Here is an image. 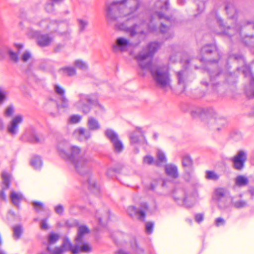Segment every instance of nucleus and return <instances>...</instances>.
I'll return each mask as SVG.
<instances>
[{
	"mask_svg": "<svg viewBox=\"0 0 254 254\" xmlns=\"http://www.w3.org/2000/svg\"><path fill=\"white\" fill-rule=\"evenodd\" d=\"M158 42L150 43L147 49H143L136 57L137 63L142 70L149 69L157 84L167 89L171 88V79L167 66L155 68L152 66L151 60L154 53L160 48Z\"/></svg>",
	"mask_w": 254,
	"mask_h": 254,
	"instance_id": "1",
	"label": "nucleus"
},
{
	"mask_svg": "<svg viewBox=\"0 0 254 254\" xmlns=\"http://www.w3.org/2000/svg\"><path fill=\"white\" fill-rule=\"evenodd\" d=\"M57 150L59 155L72 163L78 173L83 175L89 170L91 159L89 156L81 153L79 147L70 145L67 142L63 141L59 143Z\"/></svg>",
	"mask_w": 254,
	"mask_h": 254,
	"instance_id": "2",
	"label": "nucleus"
},
{
	"mask_svg": "<svg viewBox=\"0 0 254 254\" xmlns=\"http://www.w3.org/2000/svg\"><path fill=\"white\" fill-rule=\"evenodd\" d=\"M140 5L139 0H121L114 1L106 4V17L108 20L115 21L120 17L131 16L133 18L137 17L134 14Z\"/></svg>",
	"mask_w": 254,
	"mask_h": 254,
	"instance_id": "3",
	"label": "nucleus"
},
{
	"mask_svg": "<svg viewBox=\"0 0 254 254\" xmlns=\"http://www.w3.org/2000/svg\"><path fill=\"white\" fill-rule=\"evenodd\" d=\"M79 100L74 104V107L83 113H88L91 106L97 103L98 100L96 95H87L80 94L78 95Z\"/></svg>",
	"mask_w": 254,
	"mask_h": 254,
	"instance_id": "4",
	"label": "nucleus"
},
{
	"mask_svg": "<svg viewBox=\"0 0 254 254\" xmlns=\"http://www.w3.org/2000/svg\"><path fill=\"white\" fill-rule=\"evenodd\" d=\"M173 197L176 201L181 200L186 207H190L196 202L197 194H190L184 189H179L175 191Z\"/></svg>",
	"mask_w": 254,
	"mask_h": 254,
	"instance_id": "5",
	"label": "nucleus"
},
{
	"mask_svg": "<svg viewBox=\"0 0 254 254\" xmlns=\"http://www.w3.org/2000/svg\"><path fill=\"white\" fill-rule=\"evenodd\" d=\"M241 69L245 77H248L250 81L249 87L246 89V94L249 98H254V76L251 72V70L249 66L245 65Z\"/></svg>",
	"mask_w": 254,
	"mask_h": 254,
	"instance_id": "6",
	"label": "nucleus"
},
{
	"mask_svg": "<svg viewBox=\"0 0 254 254\" xmlns=\"http://www.w3.org/2000/svg\"><path fill=\"white\" fill-rule=\"evenodd\" d=\"M247 159V152L243 150H240L231 158L230 160L233 163V168L237 170H242Z\"/></svg>",
	"mask_w": 254,
	"mask_h": 254,
	"instance_id": "7",
	"label": "nucleus"
},
{
	"mask_svg": "<svg viewBox=\"0 0 254 254\" xmlns=\"http://www.w3.org/2000/svg\"><path fill=\"white\" fill-rule=\"evenodd\" d=\"M23 117L21 115L15 116L7 126V131L12 136H15L19 131V126L23 122Z\"/></svg>",
	"mask_w": 254,
	"mask_h": 254,
	"instance_id": "8",
	"label": "nucleus"
},
{
	"mask_svg": "<svg viewBox=\"0 0 254 254\" xmlns=\"http://www.w3.org/2000/svg\"><path fill=\"white\" fill-rule=\"evenodd\" d=\"M130 46L129 39L125 37H119L112 45V50L114 53L126 52Z\"/></svg>",
	"mask_w": 254,
	"mask_h": 254,
	"instance_id": "9",
	"label": "nucleus"
},
{
	"mask_svg": "<svg viewBox=\"0 0 254 254\" xmlns=\"http://www.w3.org/2000/svg\"><path fill=\"white\" fill-rule=\"evenodd\" d=\"M106 135L110 140L116 152H120L124 149L122 141L119 139L118 134L111 129H107L105 132Z\"/></svg>",
	"mask_w": 254,
	"mask_h": 254,
	"instance_id": "10",
	"label": "nucleus"
},
{
	"mask_svg": "<svg viewBox=\"0 0 254 254\" xmlns=\"http://www.w3.org/2000/svg\"><path fill=\"white\" fill-rule=\"evenodd\" d=\"M147 209V205L146 203H143L141 204L140 210L139 211L134 206L129 207L128 208V213L131 216L137 215L138 218L140 220L144 221L146 216V211Z\"/></svg>",
	"mask_w": 254,
	"mask_h": 254,
	"instance_id": "11",
	"label": "nucleus"
},
{
	"mask_svg": "<svg viewBox=\"0 0 254 254\" xmlns=\"http://www.w3.org/2000/svg\"><path fill=\"white\" fill-rule=\"evenodd\" d=\"M129 138L132 145L143 143L146 142L144 133L139 127H136L135 130L130 134Z\"/></svg>",
	"mask_w": 254,
	"mask_h": 254,
	"instance_id": "12",
	"label": "nucleus"
},
{
	"mask_svg": "<svg viewBox=\"0 0 254 254\" xmlns=\"http://www.w3.org/2000/svg\"><path fill=\"white\" fill-rule=\"evenodd\" d=\"M2 178V183L1 186L2 190L0 191V197L3 200H6V195L4 191L9 188L10 184V178L11 176L9 174L3 172L1 174Z\"/></svg>",
	"mask_w": 254,
	"mask_h": 254,
	"instance_id": "13",
	"label": "nucleus"
},
{
	"mask_svg": "<svg viewBox=\"0 0 254 254\" xmlns=\"http://www.w3.org/2000/svg\"><path fill=\"white\" fill-rule=\"evenodd\" d=\"M225 190L223 189L219 188L215 190L213 196V199L217 201L218 206L222 208L226 207L225 202L227 199L225 197Z\"/></svg>",
	"mask_w": 254,
	"mask_h": 254,
	"instance_id": "14",
	"label": "nucleus"
},
{
	"mask_svg": "<svg viewBox=\"0 0 254 254\" xmlns=\"http://www.w3.org/2000/svg\"><path fill=\"white\" fill-rule=\"evenodd\" d=\"M74 135L80 141L87 140L91 137V133L89 130L83 127H79L73 132Z\"/></svg>",
	"mask_w": 254,
	"mask_h": 254,
	"instance_id": "15",
	"label": "nucleus"
},
{
	"mask_svg": "<svg viewBox=\"0 0 254 254\" xmlns=\"http://www.w3.org/2000/svg\"><path fill=\"white\" fill-rule=\"evenodd\" d=\"M34 34L33 36L37 37V43L41 47L48 46L51 42L52 39L47 34L41 35V33H31ZM33 36V35H31Z\"/></svg>",
	"mask_w": 254,
	"mask_h": 254,
	"instance_id": "16",
	"label": "nucleus"
},
{
	"mask_svg": "<svg viewBox=\"0 0 254 254\" xmlns=\"http://www.w3.org/2000/svg\"><path fill=\"white\" fill-rule=\"evenodd\" d=\"M72 244L69 240L65 238L61 247L56 248L53 252V254H63L67 251H71Z\"/></svg>",
	"mask_w": 254,
	"mask_h": 254,
	"instance_id": "17",
	"label": "nucleus"
},
{
	"mask_svg": "<svg viewBox=\"0 0 254 254\" xmlns=\"http://www.w3.org/2000/svg\"><path fill=\"white\" fill-rule=\"evenodd\" d=\"M80 244L76 243L74 246L72 245L71 252L73 254H77L81 252L87 253L91 251V248L89 245L84 244L82 246L80 247L79 246Z\"/></svg>",
	"mask_w": 254,
	"mask_h": 254,
	"instance_id": "18",
	"label": "nucleus"
},
{
	"mask_svg": "<svg viewBox=\"0 0 254 254\" xmlns=\"http://www.w3.org/2000/svg\"><path fill=\"white\" fill-rule=\"evenodd\" d=\"M88 228L85 226H80L78 228L77 236L75 238L76 243L82 244L83 237L85 234L89 233Z\"/></svg>",
	"mask_w": 254,
	"mask_h": 254,
	"instance_id": "19",
	"label": "nucleus"
},
{
	"mask_svg": "<svg viewBox=\"0 0 254 254\" xmlns=\"http://www.w3.org/2000/svg\"><path fill=\"white\" fill-rule=\"evenodd\" d=\"M19 18L21 20L18 24V27L20 30H25L26 27L28 28L29 25L28 21L26 19V13L24 11H22L19 15Z\"/></svg>",
	"mask_w": 254,
	"mask_h": 254,
	"instance_id": "20",
	"label": "nucleus"
},
{
	"mask_svg": "<svg viewBox=\"0 0 254 254\" xmlns=\"http://www.w3.org/2000/svg\"><path fill=\"white\" fill-rule=\"evenodd\" d=\"M10 198L12 203L19 207L21 201L23 198V196L21 193H17L14 191H12L10 194Z\"/></svg>",
	"mask_w": 254,
	"mask_h": 254,
	"instance_id": "21",
	"label": "nucleus"
},
{
	"mask_svg": "<svg viewBox=\"0 0 254 254\" xmlns=\"http://www.w3.org/2000/svg\"><path fill=\"white\" fill-rule=\"evenodd\" d=\"M166 174L173 178H176L178 176V168L176 166L173 164L167 165L165 166Z\"/></svg>",
	"mask_w": 254,
	"mask_h": 254,
	"instance_id": "22",
	"label": "nucleus"
},
{
	"mask_svg": "<svg viewBox=\"0 0 254 254\" xmlns=\"http://www.w3.org/2000/svg\"><path fill=\"white\" fill-rule=\"evenodd\" d=\"M117 29L119 30L123 31L124 32H135L138 25L134 24L130 27H127L124 23H119L116 26Z\"/></svg>",
	"mask_w": 254,
	"mask_h": 254,
	"instance_id": "23",
	"label": "nucleus"
},
{
	"mask_svg": "<svg viewBox=\"0 0 254 254\" xmlns=\"http://www.w3.org/2000/svg\"><path fill=\"white\" fill-rule=\"evenodd\" d=\"M225 10L230 18L234 19L236 18L237 12L233 4H227L225 6Z\"/></svg>",
	"mask_w": 254,
	"mask_h": 254,
	"instance_id": "24",
	"label": "nucleus"
},
{
	"mask_svg": "<svg viewBox=\"0 0 254 254\" xmlns=\"http://www.w3.org/2000/svg\"><path fill=\"white\" fill-rule=\"evenodd\" d=\"M87 125L89 128L91 130H96L100 128V126L98 121L93 117H89Z\"/></svg>",
	"mask_w": 254,
	"mask_h": 254,
	"instance_id": "25",
	"label": "nucleus"
},
{
	"mask_svg": "<svg viewBox=\"0 0 254 254\" xmlns=\"http://www.w3.org/2000/svg\"><path fill=\"white\" fill-rule=\"evenodd\" d=\"M249 180L247 177L239 175L235 179V185L239 187L247 186L248 184Z\"/></svg>",
	"mask_w": 254,
	"mask_h": 254,
	"instance_id": "26",
	"label": "nucleus"
},
{
	"mask_svg": "<svg viewBox=\"0 0 254 254\" xmlns=\"http://www.w3.org/2000/svg\"><path fill=\"white\" fill-rule=\"evenodd\" d=\"M31 165L35 169H39L42 166V162L40 157H33L31 160Z\"/></svg>",
	"mask_w": 254,
	"mask_h": 254,
	"instance_id": "27",
	"label": "nucleus"
},
{
	"mask_svg": "<svg viewBox=\"0 0 254 254\" xmlns=\"http://www.w3.org/2000/svg\"><path fill=\"white\" fill-rule=\"evenodd\" d=\"M22 138H27L28 140L32 143H36L40 142L39 138L34 132H33L31 135L29 134L28 132H26L23 134Z\"/></svg>",
	"mask_w": 254,
	"mask_h": 254,
	"instance_id": "28",
	"label": "nucleus"
},
{
	"mask_svg": "<svg viewBox=\"0 0 254 254\" xmlns=\"http://www.w3.org/2000/svg\"><path fill=\"white\" fill-rule=\"evenodd\" d=\"M64 75L73 76L76 73V70L72 67H66L62 68L60 70Z\"/></svg>",
	"mask_w": 254,
	"mask_h": 254,
	"instance_id": "29",
	"label": "nucleus"
},
{
	"mask_svg": "<svg viewBox=\"0 0 254 254\" xmlns=\"http://www.w3.org/2000/svg\"><path fill=\"white\" fill-rule=\"evenodd\" d=\"M158 161L156 162V165L160 166L161 163H165L167 162V158L165 153L161 150H158L157 152Z\"/></svg>",
	"mask_w": 254,
	"mask_h": 254,
	"instance_id": "30",
	"label": "nucleus"
},
{
	"mask_svg": "<svg viewBox=\"0 0 254 254\" xmlns=\"http://www.w3.org/2000/svg\"><path fill=\"white\" fill-rule=\"evenodd\" d=\"M23 233V228L21 225H17L13 228V237L16 240H18Z\"/></svg>",
	"mask_w": 254,
	"mask_h": 254,
	"instance_id": "31",
	"label": "nucleus"
},
{
	"mask_svg": "<svg viewBox=\"0 0 254 254\" xmlns=\"http://www.w3.org/2000/svg\"><path fill=\"white\" fill-rule=\"evenodd\" d=\"M217 50L215 45H207L204 46L201 51L203 53H211Z\"/></svg>",
	"mask_w": 254,
	"mask_h": 254,
	"instance_id": "32",
	"label": "nucleus"
},
{
	"mask_svg": "<svg viewBox=\"0 0 254 254\" xmlns=\"http://www.w3.org/2000/svg\"><path fill=\"white\" fill-rule=\"evenodd\" d=\"M182 164L184 167L190 168L192 165V161L189 156H185L183 157Z\"/></svg>",
	"mask_w": 254,
	"mask_h": 254,
	"instance_id": "33",
	"label": "nucleus"
},
{
	"mask_svg": "<svg viewBox=\"0 0 254 254\" xmlns=\"http://www.w3.org/2000/svg\"><path fill=\"white\" fill-rule=\"evenodd\" d=\"M242 43L248 46H254V36H246L242 40Z\"/></svg>",
	"mask_w": 254,
	"mask_h": 254,
	"instance_id": "34",
	"label": "nucleus"
},
{
	"mask_svg": "<svg viewBox=\"0 0 254 254\" xmlns=\"http://www.w3.org/2000/svg\"><path fill=\"white\" fill-rule=\"evenodd\" d=\"M206 178L208 180L216 181L219 179V176L213 171H208L206 172Z\"/></svg>",
	"mask_w": 254,
	"mask_h": 254,
	"instance_id": "35",
	"label": "nucleus"
},
{
	"mask_svg": "<svg viewBox=\"0 0 254 254\" xmlns=\"http://www.w3.org/2000/svg\"><path fill=\"white\" fill-rule=\"evenodd\" d=\"M74 65L77 68L82 70H85L87 68V65L86 63L81 60H76L74 62Z\"/></svg>",
	"mask_w": 254,
	"mask_h": 254,
	"instance_id": "36",
	"label": "nucleus"
},
{
	"mask_svg": "<svg viewBox=\"0 0 254 254\" xmlns=\"http://www.w3.org/2000/svg\"><path fill=\"white\" fill-rule=\"evenodd\" d=\"M55 4H56L55 2L52 1L47 2L45 8L46 11L50 13H53L55 11Z\"/></svg>",
	"mask_w": 254,
	"mask_h": 254,
	"instance_id": "37",
	"label": "nucleus"
},
{
	"mask_svg": "<svg viewBox=\"0 0 254 254\" xmlns=\"http://www.w3.org/2000/svg\"><path fill=\"white\" fill-rule=\"evenodd\" d=\"M229 61H233L235 62H242L243 64H245V62L242 56H236V55H232L229 57Z\"/></svg>",
	"mask_w": 254,
	"mask_h": 254,
	"instance_id": "38",
	"label": "nucleus"
},
{
	"mask_svg": "<svg viewBox=\"0 0 254 254\" xmlns=\"http://www.w3.org/2000/svg\"><path fill=\"white\" fill-rule=\"evenodd\" d=\"M60 236L59 235L52 233L49 236V243L50 244H53L56 243L59 239Z\"/></svg>",
	"mask_w": 254,
	"mask_h": 254,
	"instance_id": "39",
	"label": "nucleus"
},
{
	"mask_svg": "<svg viewBox=\"0 0 254 254\" xmlns=\"http://www.w3.org/2000/svg\"><path fill=\"white\" fill-rule=\"evenodd\" d=\"M55 90L56 92L61 97L65 96V91L63 88L58 85H55Z\"/></svg>",
	"mask_w": 254,
	"mask_h": 254,
	"instance_id": "40",
	"label": "nucleus"
},
{
	"mask_svg": "<svg viewBox=\"0 0 254 254\" xmlns=\"http://www.w3.org/2000/svg\"><path fill=\"white\" fill-rule=\"evenodd\" d=\"M14 112V107L12 106H9L5 110L4 116L7 117H10L13 115Z\"/></svg>",
	"mask_w": 254,
	"mask_h": 254,
	"instance_id": "41",
	"label": "nucleus"
},
{
	"mask_svg": "<svg viewBox=\"0 0 254 254\" xmlns=\"http://www.w3.org/2000/svg\"><path fill=\"white\" fill-rule=\"evenodd\" d=\"M33 205L34 209L37 212H40L44 209V204L40 202H34Z\"/></svg>",
	"mask_w": 254,
	"mask_h": 254,
	"instance_id": "42",
	"label": "nucleus"
},
{
	"mask_svg": "<svg viewBox=\"0 0 254 254\" xmlns=\"http://www.w3.org/2000/svg\"><path fill=\"white\" fill-rule=\"evenodd\" d=\"M81 119V116L79 115H73L71 116L69 122L71 124H75L80 122Z\"/></svg>",
	"mask_w": 254,
	"mask_h": 254,
	"instance_id": "43",
	"label": "nucleus"
},
{
	"mask_svg": "<svg viewBox=\"0 0 254 254\" xmlns=\"http://www.w3.org/2000/svg\"><path fill=\"white\" fill-rule=\"evenodd\" d=\"M79 26L80 31H84L85 29V27L88 25L87 21L85 20L79 19L78 20Z\"/></svg>",
	"mask_w": 254,
	"mask_h": 254,
	"instance_id": "44",
	"label": "nucleus"
},
{
	"mask_svg": "<svg viewBox=\"0 0 254 254\" xmlns=\"http://www.w3.org/2000/svg\"><path fill=\"white\" fill-rule=\"evenodd\" d=\"M143 163L145 164L151 165L154 163V159L151 156H146L143 158Z\"/></svg>",
	"mask_w": 254,
	"mask_h": 254,
	"instance_id": "45",
	"label": "nucleus"
},
{
	"mask_svg": "<svg viewBox=\"0 0 254 254\" xmlns=\"http://www.w3.org/2000/svg\"><path fill=\"white\" fill-rule=\"evenodd\" d=\"M154 224L152 222H148L146 224V231L148 234H151L153 232Z\"/></svg>",
	"mask_w": 254,
	"mask_h": 254,
	"instance_id": "46",
	"label": "nucleus"
},
{
	"mask_svg": "<svg viewBox=\"0 0 254 254\" xmlns=\"http://www.w3.org/2000/svg\"><path fill=\"white\" fill-rule=\"evenodd\" d=\"M184 71L183 70L177 72L178 83L179 84L184 83Z\"/></svg>",
	"mask_w": 254,
	"mask_h": 254,
	"instance_id": "47",
	"label": "nucleus"
},
{
	"mask_svg": "<svg viewBox=\"0 0 254 254\" xmlns=\"http://www.w3.org/2000/svg\"><path fill=\"white\" fill-rule=\"evenodd\" d=\"M156 14L159 19H165L167 21L170 22L171 20V18L169 16H165V14L162 12L158 11L156 12Z\"/></svg>",
	"mask_w": 254,
	"mask_h": 254,
	"instance_id": "48",
	"label": "nucleus"
},
{
	"mask_svg": "<svg viewBox=\"0 0 254 254\" xmlns=\"http://www.w3.org/2000/svg\"><path fill=\"white\" fill-rule=\"evenodd\" d=\"M235 207L236 208H242L245 207L247 205V203L244 200H240L237 202H235L234 203Z\"/></svg>",
	"mask_w": 254,
	"mask_h": 254,
	"instance_id": "49",
	"label": "nucleus"
},
{
	"mask_svg": "<svg viewBox=\"0 0 254 254\" xmlns=\"http://www.w3.org/2000/svg\"><path fill=\"white\" fill-rule=\"evenodd\" d=\"M31 57V55L29 52H25L22 56L21 59L23 62H26Z\"/></svg>",
	"mask_w": 254,
	"mask_h": 254,
	"instance_id": "50",
	"label": "nucleus"
},
{
	"mask_svg": "<svg viewBox=\"0 0 254 254\" xmlns=\"http://www.w3.org/2000/svg\"><path fill=\"white\" fill-rule=\"evenodd\" d=\"M219 26L222 28L224 30L231 29L230 26H226L224 23L223 20L221 18H218L217 20Z\"/></svg>",
	"mask_w": 254,
	"mask_h": 254,
	"instance_id": "51",
	"label": "nucleus"
},
{
	"mask_svg": "<svg viewBox=\"0 0 254 254\" xmlns=\"http://www.w3.org/2000/svg\"><path fill=\"white\" fill-rule=\"evenodd\" d=\"M5 99V93L3 89L0 87V104H2L3 103L4 100Z\"/></svg>",
	"mask_w": 254,
	"mask_h": 254,
	"instance_id": "52",
	"label": "nucleus"
},
{
	"mask_svg": "<svg viewBox=\"0 0 254 254\" xmlns=\"http://www.w3.org/2000/svg\"><path fill=\"white\" fill-rule=\"evenodd\" d=\"M225 220L222 218H218L215 220V224L217 227H219L220 226L223 225L225 224Z\"/></svg>",
	"mask_w": 254,
	"mask_h": 254,
	"instance_id": "53",
	"label": "nucleus"
},
{
	"mask_svg": "<svg viewBox=\"0 0 254 254\" xmlns=\"http://www.w3.org/2000/svg\"><path fill=\"white\" fill-rule=\"evenodd\" d=\"M64 210V207L62 205H58L55 208V210L56 213L60 215L63 214Z\"/></svg>",
	"mask_w": 254,
	"mask_h": 254,
	"instance_id": "54",
	"label": "nucleus"
},
{
	"mask_svg": "<svg viewBox=\"0 0 254 254\" xmlns=\"http://www.w3.org/2000/svg\"><path fill=\"white\" fill-rule=\"evenodd\" d=\"M9 56L10 59L14 62H17L18 60V55L17 54L12 52L9 51Z\"/></svg>",
	"mask_w": 254,
	"mask_h": 254,
	"instance_id": "55",
	"label": "nucleus"
},
{
	"mask_svg": "<svg viewBox=\"0 0 254 254\" xmlns=\"http://www.w3.org/2000/svg\"><path fill=\"white\" fill-rule=\"evenodd\" d=\"M61 101L62 102V106L64 108H66L68 106V100L65 98V96L61 97Z\"/></svg>",
	"mask_w": 254,
	"mask_h": 254,
	"instance_id": "56",
	"label": "nucleus"
},
{
	"mask_svg": "<svg viewBox=\"0 0 254 254\" xmlns=\"http://www.w3.org/2000/svg\"><path fill=\"white\" fill-rule=\"evenodd\" d=\"M195 219L197 223H200L203 220V215L202 214H196L195 215Z\"/></svg>",
	"mask_w": 254,
	"mask_h": 254,
	"instance_id": "57",
	"label": "nucleus"
},
{
	"mask_svg": "<svg viewBox=\"0 0 254 254\" xmlns=\"http://www.w3.org/2000/svg\"><path fill=\"white\" fill-rule=\"evenodd\" d=\"M48 226L47 223V219L43 220L41 222V228L43 230H46L48 229Z\"/></svg>",
	"mask_w": 254,
	"mask_h": 254,
	"instance_id": "58",
	"label": "nucleus"
},
{
	"mask_svg": "<svg viewBox=\"0 0 254 254\" xmlns=\"http://www.w3.org/2000/svg\"><path fill=\"white\" fill-rule=\"evenodd\" d=\"M161 9L165 11H167L169 9V3L168 0H166L165 2L164 5L161 6Z\"/></svg>",
	"mask_w": 254,
	"mask_h": 254,
	"instance_id": "59",
	"label": "nucleus"
},
{
	"mask_svg": "<svg viewBox=\"0 0 254 254\" xmlns=\"http://www.w3.org/2000/svg\"><path fill=\"white\" fill-rule=\"evenodd\" d=\"M168 30V27L162 23L161 25V27H160V32H166Z\"/></svg>",
	"mask_w": 254,
	"mask_h": 254,
	"instance_id": "60",
	"label": "nucleus"
},
{
	"mask_svg": "<svg viewBox=\"0 0 254 254\" xmlns=\"http://www.w3.org/2000/svg\"><path fill=\"white\" fill-rule=\"evenodd\" d=\"M15 46L18 53H20V51L22 50L24 48V46L22 44H15Z\"/></svg>",
	"mask_w": 254,
	"mask_h": 254,
	"instance_id": "61",
	"label": "nucleus"
},
{
	"mask_svg": "<svg viewBox=\"0 0 254 254\" xmlns=\"http://www.w3.org/2000/svg\"><path fill=\"white\" fill-rule=\"evenodd\" d=\"M4 128V124L3 120L0 118V131L2 130Z\"/></svg>",
	"mask_w": 254,
	"mask_h": 254,
	"instance_id": "62",
	"label": "nucleus"
},
{
	"mask_svg": "<svg viewBox=\"0 0 254 254\" xmlns=\"http://www.w3.org/2000/svg\"><path fill=\"white\" fill-rule=\"evenodd\" d=\"M204 4L203 2H200L198 5V10L202 11L204 8Z\"/></svg>",
	"mask_w": 254,
	"mask_h": 254,
	"instance_id": "63",
	"label": "nucleus"
},
{
	"mask_svg": "<svg viewBox=\"0 0 254 254\" xmlns=\"http://www.w3.org/2000/svg\"><path fill=\"white\" fill-rule=\"evenodd\" d=\"M116 254H129L123 250H120Z\"/></svg>",
	"mask_w": 254,
	"mask_h": 254,
	"instance_id": "64",
	"label": "nucleus"
}]
</instances>
